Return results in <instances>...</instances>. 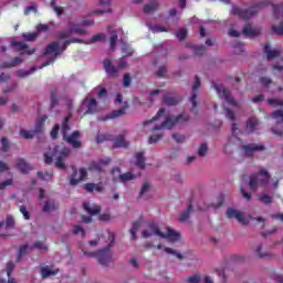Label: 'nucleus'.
<instances>
[{
	"label": "nucleus",
	"instance_id": "052dcab7",
	"mask_svg": "<svg viewBox=\"0 0 283 283\" xmlns=\"http://www.w3.org/2000/svg\"><path fill=\"white\" fill-rule=\"evenodd\" d=\"M38 36V33H23V39H25V41H36Z\"/></svg>",
	"mask_w": 283,
	"mask_h": 283
},
{
	"label": "nucleus",
	"instance_id": "09e8293b",
	"mask_svg": "<svg viewBox=\"0 0 283 283\" xmlns=\"http://www.w3.org/2000/svg\"><path fill=\"white\" fill-rule=\"evenodd\" d=\"M59 132H61V126L59 124H55L51 130V138L55 140V138H59Z\"/></svg>",
	"mask_w": 283,
	"mask_h": 283
},
{
	"label": "nucleus",
	"instance_id": "e2e57ef3",
	"mask_svg": "<svg viewBox=\"0 0 283 283\" xmlns=\"http://www.w3.org/2000/svg\"><path fill=\"white\" fill-rule=\"evenodd\" d=\"M20 213H22L24 220H30V212L25 206H20Z\"/></svg>",
	"mask_w": 283,
	"mask_h": 283
},
{
	"label": "nucleus",
	"instance_id": "2f4dec72",
	"mask_svg": "<svg viewBox=\"0 0 283 283\" xmlns=\"http://www.w3.org/2000/svg\"><path fill=\"white\" fill-rule=\"evenodd\" d=\"M135 158H136V166L142 169H145V167H146L145 154L143 151L136 153Z\"/></svg>",
	"mask_w": 283,
	"mask_h": 283
},
{
	"label": "nucleus",
	"instance_id": "5701e85b",
	"mask_svg": "<svg viewBox=\"0 0 283 283\" xmlns=\"http://www.w3.org/2000/svg\"><path fill=\"white\" fill-rule=\"evenodd\" d=\"M242 34L245 35L247 38L259 36L260 29L253 28L251 27V24H247L242 30Z\"/></svg>",
	"mask_w": 283,
	"mask_h": 283
},
{
	"label": "nucleus",
	"instance_id": "3c124183",
	"mask_svg": "<svg viewBox=\"0 0 283 283\" xmlns=\"http://www.w3.org/2000/svg\"><path fill=\"white\" fill-rule=\"evenodd\" d=\"M260 202H262L263 205H271V202H273V198L269 195H263L259 197Z\"/></svg>",
	"mask_w": 283,
	"mask_h": 283
},
{
	"label": "nucleus",
	"instance_id": "6e6d98bb",
	"mask_svg": "<svg viewBox=\"0 0 283 283\" xmlns=\"http://www.w3.org/2000/svg\"><path fill=\"white\" fill-rule=\"evenodd\" d=\"M132 85V76H129V73H125L123 77V87H129Z\"/></svg>",
	"mask_w": 283,
	"mask_h": 283
},
{
	"label": "nucleus",
	"instance_id": "680f3d73",
	"mask_svg": "<svg viewBox=\"0 0 283 283\" xmlns=\"http://www.w3.org/2000/svg\"><path fill=\"white\" fill-rule=\"evenodd\" d=\"M255 253L258 255V258H261V259H264V258H269V253L266 252H262V245H259L256 249H255Z\"/></svg>",
	"mask_w": 283,
	"mask_h": 283
},
{
	"label": "nucleus",
	"instance_id": "0e129e2a",
	"mask_svg": "<svg viewBox=\"0 0 283 283\" xmlns=\"http://www.w3.org/2000/svg\"><path fill=\"white\" fill-rule=\"evenodd\" d=\"M272 118H275L276 120L281 118L283 123V111L282 109L274 111V113L272 114Z\"/></svg>",
	"mask_w": 283,
	"mask_h": 283
},
{
	"label": "nucleus",
	"instance_id": "aec40b11",
	"mask_svg": "<svg viewBox=\"0 0 283 283\" xmlns=\"http://www.w3.org/2000/svg\"><path fill=\"white\" fill-rule=\"evenodd\" d=\"M14 262L9 261L7 263V269H6V273H7V277H8V282L6 280H0V283H17V280L12 277V271H14Z\"/></svg>",
	"mask_w": 283,
	"mask_h": 283
},
{
	"label": "nucleus",
	"instance_id": "c85d7f7f",
	"mask_svg": "<svg viewBox=\"0 0 283 283\" xmlns=\"http://www.w3.org/2000/svg\"><path fill=\"white\" fill-rule=\"evenodd\" d=\"M57 273L59 270H51L50 266L41 268L42 280H48V277H51V275H56Z\"/></svg>",
	"mask_w": 283,
	"mask_h": 283
},
{
	"label": "nucleus",
	"instance_id": "423d86ee",
	"mask_svg": "<svg viewBox=\"0 0 283 283\" xmlns=\"http://www.w3.org/2000/svg\"><path fill=\"white\" fill-rule=\"evenodd\" d=\"M50 54H54L52 57L46 60L42 65L39 66V70H43V67H48V65H51V63H54L56 59H59V41H53L49 43L43 53L42 56H50Z\"/></svg>",
	"mask_w": 283,
	"mask_h": 283
},
{
	"label": "nucleus",
	"instance_id": "a211bd4d",
	"mask_svg": "<svg viewBox=\"0 0 283 283\" xmlns=\"http://www.w3.org/2000/svg\"><path fill=\"white\" fill-rule=\"evenodd\" d=\"M87 107V109L85 111V114H94L96 112V107H98V102H96L95 98H86L83 103H82V107Z\"/></svg>",
	"mask_w": 283,
	"mask_h": 283
},
{
	"label": "nucleus",
	"instance_id": "e433bc0d",
	"mask_svg": "<svg viewBox=\"0 0 283 283\" xmlns=\"http://www.w3.org/2000/svg\"><path fill=\"white\" fill-rule=\"evenodd\" d=\"M165 112H166L165 108H160V109L157 112V114H156L155 117H153L151 119L145 120V122L143 123L144 127H147V125H149L150 123H155V120H157L158 118H160V116H163V114H165Z\"/></svg>",
	"mask_w": 283,
	"mask_h": 283
},
{
	"label": "nucleus",
	"instance_id": "58836bf2",
	"mask_svg": "<svg viewBox=\"0 0 283 283\" xmlns=\"http://www.w3.org/2000/svg\"><path fill=\"white\" fill-rule=\"evenodd\" d=\"M136 176L132 172H125L119 175V181L122 182H129V180H134Z\"/></svg>",
	"mask_w": 283,
	"mask_h": 283
},
{
	"label": "nucleus",
	"instance_id": "473e14b6",
	"mask_svg": "<svg viewBox=\"0 0 283 283\" xmlns=\"http://www.w3.org/2000/svg\"><path fill=\"white\" fill-rule=\"evenodd\" d=\"M48 120V117H41L36 123H35V129L33 130V133L35 134H41L43 132V127L45 125V122Z\"/></svg>",
	"mask_w": 283,
	"mask_h": 283
},
{
	"label": "nucleus",
	"instance_id": "49530a36",
	"mask_svg": "<svg viewBox=\"0 0 283 283\" xmlns=\"http://www.w3.org/2000/svg\"><path fill=\"white\" fill-rule=\"evenodd\" d=\"M193 52L196 56H202V54L207 52V48H205V45H198L193 48Z\"/></svg>",
	"mask_w": 283,
	"mask_h": 283
},
{
	"label": "nucleus",
	"instance_id": "338daca9",
	"mask_svg": "<svg viewBox=\"0 0 283 283\" xmlns=\"http://www.w3.org/2000/svg\"><path fill=\"white\" fill-rule=\"evenodd\" d=\"M172 138L176 140V143H184L186 140L185 135H179L176 133L172 134Z\"/></svg>",
	"mask_w": 283,
	"mask_h": 283
},
{
	"label": "nucleus",
	"instance_id": "6ab92c4d",
	"mask_svg": "<svg viewBox=\"0 0 283 283\" xmlns=\"http://www.w3.org/2000/svg\"><path fill=\"white\" fill-rule=\"evenodd\" d=\"M83 209L88 213V216H98L101 213V206L90 203L88 201H85L83 203Z\"/></svg>",
	"mask_w": 283,
	"mask_h": 283
},
{
	"label": "nucleus",
	"instance_id": "4d7b16f0",
	"mask_svg": "<svg viewBox=\"0 0 283 283\" xmlns=\"http://www.w3.org/2000/svg\"><path fill=\"white\" fill-rule=\"evenodd\" d=\"M116 41H118V34H116V31H111V48H116Z\"/></svg>",
	"mask_w": 283,
	"mask_h": 283
},
{
	"label": "nucleus",
	"instance_id": "7ed1b4c3",
	"mask_svg": "<svg viewBox=\"0 0 283 283\" xmlns=\"http://www.w3.org/2000/svg\"><path fill=\"white\" fill-rule=\"evenodd\" d=\"M271 175L268 170L261 169L258 174L250 176L249 188L251 191H255L258 187H269Z\"/></svg>",
	"mask_w": 283,
	"mask_h": 283
},
{
	"label": "nucleus",
	"instance_id": "412c9836",
	"mask_svg": "<svg viewBox=\"0 0 283 283\" xmlns=\"http://www.w3.org/2000/svg\"><path fill=\"white\" fill-rule=\"evenodd\" d=\"M17 168L21 174H30V171H32V166H30L23 158L17 159Z\"/></svg>",
	"mask_w": 283,
	"mask_h": 283
},
{
	"label": "nucleus",
	"instance_id": "9d476101",
	"mask_svg": "<svg viewBox=\"0 0 283 283\" xmlns=\"http://www.w3.org/2000/svg\"><path fill=\"white\" fill-rule=\"evenodd\" d=\"M85 178H87V169L80 168V170H77L76 168H73V174L70 177V185L75 187V185H78V182H83Z\"/></svg>",
	"mask_w": 283,
	"mask_h": 283
},
{
	"label": "nucleus",
	"instance_id": "f257e3e1",
	"mask_svg": "<svg viewBox=\"0 0 283 283\" xmlns=\"http://www.w3.org/2000/svg\"><path fill=\"white\" fill-rule=\"evenodd\" d=\"M151 235H159V238L169 240V242H178V240H180V233L171 228H167L166 232H160V228L156 222L148 223V230L142 232L143 238H151Z\"/></svg>",
	"mask_w": 283,
	"mask_h": 283
},
{
	"label": "nucleus",
	"instance_id": "cd10ccee",
	"mask_svg": "<svg viewBox=\"0 0 283 283\" xmlns=\"http://www.w3.org/2000/svg\"><path fill=\"white\" fill-rule=\"evenodd\" d=\"M72 119V115H69L64 118V120L62 122V127H61V134L62 137L65 138L67 136V133L70 132L71 127H70V120Z\"/></svg>",
	"mask_w": 283,
	"mask_h": 283
},
{
	"label": "nucleus",
	"instance_id": "79ce46f5",
	"mask_svg": "<svg viewBox=\"0 0 283 283\" xmlns=\"http://www.w3.org/2000/svg\"><path fill=\"white\" fill-rule=\"evenodd\" d=\"M25 253H28V244L20 247L19 252H18L17 262H21V260L23 259V255H25Z\"/></svg>",
	"mask_w": 283,
	"mask_h": 283
},
{
	"label": "nucleus",
	"instance_id": "1a4fd4ad",
	"mask_svg": "<svg viewBox=\"0 0 283 283\" xmlns=\"http://www.w3.org/2000/svg\"><path fill=\"white\" fill-rule=\"evenodd\" d=\"M198 90H200V77L198 75L195 76V83L192 85V94L190 96V103L192 104V108L191 112L195 115H198V95L196 94V92H198Z\"/></svg>",
	"mask_w": 283,
	"mask_h": 283
},
{
	"label": "nucleus",
	"instance_id": "20e7f679",
	"mask_svg": "<svg viewBox=\"0 0 283 283\" xmlns=\"http://www.w3.org/2000/svg\"><path fill=\"white\" fill-rule=\"evenodd\" d=\"M189 114L182 113L176 117H167L160 125H155L151 132H157L159 129H171L178 125V123H188Z\"/></svg>",
	"mask_w": 283,
	"mask_h": 283
},
{
	"label": "nucleus",
	"instance_id": "4468645a",
	"mask_svg": "<svg viewBox=\"0 0 283 283\" xmlns=\"http://www.w3.org/2000/svg\"><path fill=\"white\" fill-rule=\"evenodd\" d=\"M264 145L248 144L242 146L243 154L251 158L255 151H264Z\"/></svg>",
	"mask_w": 283,
	"mask_h": 283
},
{
	"label": "nucleus",
	"instance_id": "bf43d9fd",
	"mask_svg": "<svg viewBox=\"0 0 283 283\" xmlns=\"http://www.w3.org/2000/svg\"><path fill=\"white\" fill-rule=\"evenodd\" d=\"M160 138H163V135H161V134L151 135V136L148 138V143H149V145H154V144L158 143V140H160Z\"/></svg>",
	"mask_w": 283,
	"mask_h": 283
},
{
	"label": "nucleus",
	"instance_id": "864d4df0",
	"mask_svg": "<svg viewBox=\"0 0 283 283\" xmlns=\"http://www.w3.org/2000/svg\"><path fill=\"white\" fill-rule=\"evenodd\" d=\"M70 45H72L70 40H65L62 45L59 44V54H63V52H65Z\"/></svg>",
	"mask_w": 283,
	"mask_h": 283
},
{
	"label": "nucleus",
	"instance_id": "f3484780",
	"mask_svg": "<svg viewBox=\"0 0 283 283\" xmlns=\"http://www.w3.org/2000/svg\"><path fill=\"white\" fill-rule=\"evenodd\" d=\"M125 136H127V132H124V134L118 135L114 139L113 147L115 149H118L120 147H123L124 149H127V147H129V142L125 140Z\"/></svg>",
	"mask_w": 283,
	"mask_h": 283
},
{
	"label": "nucleus",
	"instance_id": "9b49d317",
	"mask_svg": "<svg viewBox=\"0 0 283 283\" xmlns=\"http://www.w3.org/2000/svg\"><path fill=\"white\" fill-rule=\"evenodd\" d=\"M72 154V150L70 148H63L55 160V167L57 169H61L62 171H65L67 169V166L65 165V160H67V157Z\"/></svg>",
	"mask_w": 283,
	"mask_h": 283
},
{
	"label": "nucleus",
	"instance_id": "39448f33",
	"mask_svg": "<svg viewBox=\"0 0 283 283\" xmlns=\"http://www.w3.org/2000/svg\"><path fill=\"white\" fill-rule=\"evenodd\" d=\"M103 65L108 78H118V70H125V67H127V60H125V57H120L118 60V65L115 66L112 63V59H105L103 61Z\"/></svg>",
	"mask_w": 283,
	"mask_h": 283
},
{
	"label": "nucleus",
	"instance_id": "6e6552de",
	"mask_svg": "<svg viewBox=\"0 0 283 283\" xmlns=\"http://www.w3.org/2000/svg\"><path fill=\"white\" fill-rule=\"evenodd\" d=\"M81 132L74 130L71 135H66L63 137V140L67 143L73 149H81L83 147V143L80 142Z\"/></svg>",
	"mask_w": 283,
	"mask_h": 283
},
{
	"label": "nucleus",
	"instance_id": "f03ea898",
	"mask_svg": "<svg viewBox=\"0 0 283 283\" xmlns=\"http://www.w3.org/2000/svg\"><path fill=\"white\" fill-rule=\"evenodd\" d=\"M114 247V237H111V242L107 247L104 249L97 251V252H87L84 251V255H87L88 258H97L99 264L102 266H107L109 262H112V251L111 249Z\"/></svg>",
	"mask_w": 283,
	"mask_h": 283
},
{
	"label": "nucleus",
	"instance_id": "c03bdc74",
	"mask_svg": "<svg viewBox=\"0 0 283 283\" xmlns=\"http://www.w3.org/2000/svg\"><path fill=\"white\" fill-rule=\"evenodd\" d=\"M200 280H201L200 274H193V275L185 279L184 282H187V283H200Z\"/></svg>",
	"mask_w": 283,
	"mask_h": 283
},
{
	"label": "nucleus",
	"instance_id": "a878e982",
	"mask_svg": "<svg viewBox=\"0 0 283 283\" xmlns=\"http://www.w3.org/2000/svg\"><path fill=\"white\" fill-rule=\"evenodd\" d=\"M1 229H14V217L12 214H8L6 220L0 222Z\"/></svg>",
	"mask_w": 283,
	"mask_h": 283
},
{
	"label": "nucleus",
	"instance_id": "dca6fc26",
	"mask_svg": "<svg viewBox=\"0 0 283 283\" xmlns=\"http://www.w3.org/2000/svg\"><path fill=\"white\" fill-rule=\"evenodd\" d=\"M161 103L163 105H167L168 107H174L178 105V103H182V97L166 94L164 95Z\"/></svg>",
	"mask_w": 283,
	"mask_h": 283
},
{
	"label": "nucleus",
	"instance_id": "774afa93",
	"mask_svg": "<svg viewBox=\"0 0 283 283\" xmlns=\"http://www.w3.org/2000/svg\"><path fill=\"white\" fill-rule=\"evenodd\" d=\"M271 279L277 283H283V276L275 272L271 274Z\"/></svg>",
	"mask_w": 283,
	"mask_h": 283
},
{
	"label": "nucleus",
	"instance_id": "0eeeda50",
	"mask_svg": "<svg viewBox=\"0 0 283 283\" xmlns=\"http://www.w3.org/2000/svg\"><path fill=\"white\" fill-rule=\"evenodd\" d=\"M260 12V4H253L249 7L248 9H242L239 7L232 8V14L235 17H239L240 19H243V21H249L251 17H255Z\"/></svg>",
	"mask_w": 283,
	"mask_h": 283
},
{
	"label": "nucleus",
	"instance_id": "69168bd1",
	"mask_svg": "<svg viewBox=\"0 0 283 283\" xmlns=\"http://www.w3.org/2000/svg\"><path fill=\"white\" fill-rule=\"evenodd\" d=\"M153 32H169V30L160 24L153 27Z\"/></svg>",
	"mask_w": 283,
	"mask_h": 283
},
{
	"label": "nucleus",
	"instance_id": "2eb2a0df",
	"mask_svg": "<svg viewBox=\"0 0 283 283\" xmlns=\"http://www.w3.org/2000/svg\"><path fill=\"white\" fill-rule=\"evenodd\" d=\"M112 163V159L111 158H105V159H99V161H93L91 163L90 167H88V170L90 171H103V168L104 167H107V165Z\"/></svg>",
	"mask_w": 283,
	"mask_h": 283
},
{
	"label": "nucleus",
	"instance_id": "c756f323",
	"mask_svg": "<svg viewBox=\"0 0 283 283\" xmlns=\"http://www.w3.org/2000/svg\"><path fill=\"white\" fill-rule=\"evenodd\" d=\"M72 25H74V23L70 22V30L60 31L57 33V39H60V41H65V39H70V36H72Z\"/></svg>",
	"mask_w": 283,
	"mask_h": 283
},
{
	"label": "nucleus",
	"instance_id": "ea45409f",
	"mask_svg": "<svg viewBox=\"0 0 283 283\" xmlns=\"http://www.w3.org/2000/svg\"><path fill=\"white\" fill-rule=\"evenodd\" d=\"M105 39H107L105 33H97L93 35V38L88 41V43H97L98 41H105Z\"/></svg>",
	"mask_w": 283,
	"mask_h": 283
},
{
	"label": "nucleus",
	"instance_id": "f8f14e48",
	"mask_svg": "<svg viewBox=\"0 0 283 283\" xmlns=\"http://www.w3.org/2000/svg\"><path fill=\"white\" fill-rule=\"evenodd\" d=\"M214 90L218 92V94L224 98V101L229 104V105H238V102H235V99L233 98V95H231V91H229V88L224 87V86H220V85H214Z\"/></svg>",
	"mask_w": 283,
	"mask_h": 283
},
{
	"label": "nucleus",
	"instance_id": "de8ad7c7",
	"mask_svg": "<svg viewBox=\"0 0 283 283\" xmlns=\"http://www.w3.org/2000/svg\"><path fill=\"white\" fill-rule=\"evenodd\" d=\"M208 149H209V146H207V144H201L198 149V156H200L201 158H205V156H207Z\"/></svg>",
	"mask_w": 283,
	"mask_h": 283
},
{
	"label": "nucleus",
	"instance_id": "37998d69",
	"mask_svg": "<svg viewBox=\"0 0 283 283\" xmlns=\"http://www.w3.org/2000/svg\"><path fill=\"white\" fill-rule=\"evenodd\" d=\"M59 105V96L56 95V90L51 92V107L54 109Z\"/></svg>",
	"mask_w": 283,
	"mask_h": 283
},
{
	"label": "nucleus",
	"instance_id": "72a5a7b5",
	"mask_svg": "<svg viewBox=\"0 0 283 283\" xmlns=\"http://www.w3.org/2000/svg\"><path fill=\"white\" fill-rule=\"evenodd\" d=\"M120 116H125V108L113 111L109 115L103 118V120H107L108 118H118Z\"/></svg>",
	"mask_w": 283,
	"mask_h": 283
},
{
	"label": "nucleus",
	"instance_id": "8fccbe9b",
	"mask_svg": "<svg viewBox=\"0 0 283 283\" xmlns=\"http://www.w3.org/2000/svg\"><path fill=\"white\" fill-rule=\"evenodd\" d=\"M269 105H272L273 107H283V101L276 99V98H270L268 99Z\"/></svg>",
	"mask_w": 283,
	"mask_h": 283
},
{
	"label": "nucleus",
	"instance_id": "13d9d810",
	"mask_svg": "<svg viewBox=\"0 0 283 283\" xmlns=\"http://www.w3.org/2000/svg\"><path fill=\"white\" fill-rule=\"evenodd\" d=\"M165 253H169L170 255H176L178 258V260H182L185 258V256H182V254H180L179 252H176V250H174L171 248H166Z\"/></svg>",
	"mask_w": 283,
	"mask_h": 283
},
{
	"label": "nucleus",
	"instance_id": "4c0bfd02",
	"mask_svg": "<svg viewBox=\"0 0 283 283\" xmlns=\"http://www.w3.org/2000/svg\"><path fill=\"white\" fill-rule=\"evenodd\" d=\"M34 130L20 129V136H22V138H24L25 140L34 138Z\"/></svg>",
	"mask_w": 283,
	"mask_h": 283
},
{
	"label": "nucleus",
	"instance_id": "c9c22d12",
	"mask_svg": "<svg viewBox=\"0 0 283 283\" xmlns=\"http://www.w3.org/2000/svg\"><path fill=\"white\" fill-rule=\"evenodd\" d=\"M36 72V67L32 66L29 71L19 70L17 72L19 78H25V76H30V74H34Z\"/></svg>",
	"mask_w": 283,
	"mask_h": 283
},
{
	"label": "nucleus",
	"instance_id": "a18cd8bd",
	"mask_svg": "<svg viewBox=\"0 0 283 283\" xmlns=\"http://www.w3.org/2000/svg\"><path fill=\"white\" fill-rule=\"evenodd\" d=\"M14 48H17L18 52H23V50H28V44L25 42H13Z\"/></svg>",
	"mask_w": 283,
	"mask_h": 283
},
{
	"label": "nucleus",
	"instance_id": "5fc2aeb1",
	"mask_svg": "<svg viewBox=\"0 0 283 283\" xmlns=\"http://www.w3.org/2000/svg\"><path fill=\"white\" fill-rule=\"evenodd\" d=\"M272 32L279 36H283V24L272 25Z\"/></svg>",
	"mask_w": 283,
	"mask_h": 283
},
{
	"label": "nucleus",
	"instance_id": "f704fd0d",
	"mask_svg": "<svg viewBox=\"0 0 283 283\" xmlns=\"http://www.w3.org/2000/svg\"><path fill=\"white\" fill-rule=\"evenodd\" d=\"M140 224H143V219H139L137 221H135L130 228V234L133 235V240H136V232L138 231V229H140Z\"/></svg>",
	"mask_w": 283,
	"mask_h": 283
},
{
	"label": "nucleus",
	"instance_id": "b1692460",
	"mask_svg": "<svg viewBox=\"0 0 283 283\" xmlns=\"http://www.w3.org/2000/svg\"><path fill=\"white\" fill-rule=\"evenodd\" d=\"M160 8V3L158 0H150L148 4H145L143 8V11L145 14H150V12H157V10Z\"/></svg>",
	"mask_w": 283,
	"mask_h": 283
},
{
	"label": "nucleus",
	"instance_id": "603ef678",
	"mask_svg": "<svg viewBox=\"0 0 283 283\" xmlns=\"http://www.w3.org/2000/svg\"><path fill=\"white\" fill-rule=\"evenodd\" d=\"M177 39L185 41L187 39V29H179L176 33Z\"/></svg>",
	"mask_w": 283,
	"mask_h": 283
},
{
	"label": "nucleus",
	"instance_id": "393cba45",
	"mask_svg": "<svg viewBox=\"0 0 283 283\" xmlns=\"http://www.w3.org/2000/svg\"><path fill=\"white\" fill-rule=\"evenodd\" d=\"M264 54H266L268 61H272V59H277V56H280L281 52H280V50H271V44L265 43Z\"/></svg>",
	"mask_w": 283,
	"mask_h": 283
},
{
	"label": "nucleus",
	"instance_id": "4be33fe9",
	"mask_svg": "<svg viewBox=\"0 0 283 283\" xmlns=\"http://www.w3.org/2000/svg\"><path fill=\"white\" fill-rule=\"evenodd\" d=\"M56 209H59V203H56V201H54V199H49V200L44 201V203L42 206V211L44 213H50V211H56Z\"/></svg>",
	"mask_w": 283,
	"mask_h": 283
},
{
	"label": "nucleus",
	"instance_id": "7c9ffc66",
	"mask_svg": "<svg viewBox=\"0 0 283 283\" xmlns=\"http://www.w3.org/2000/svg\"><path fill=\"white\" fill-rule=\"evenodd\" d=\"M258 125H260V120H258V118H255V117H250L247 120L248 132H254L256 129Z\"/></svg>",
	"mask_w": 283,
	"mask_h": 283
},
{
	"label": "nucleus",
	"instance_id": "bb28decb",
	"mask_svg": "<svg viewBox=\"0 0 283 283\" xmlns=\"http://www.w3.org/2000/svg\"><path fill=\"white\" fill-rule=\"evenodd\" d=\"M191 213H193V206L189 205L186 210H184L179 216V222H187L189 218H191Z\"/></svg>",
	"mask_w": 283,
	"mask_h": 283
},
{
	"label": "nucleus",
	"instance_id": "a19ab883",
	"mask_svg": "<svg viewBox=\"0 0 283 283\" xmlns=\"http://www.w3.org/2000/svg\"><path fill=\"white\" fill-rule=\"evenodd\" d=\"M72 233L73 235L81 234L82 238H85V230L81 226H73Z\"/></svg>",
	"mask_w": 283,
	"mask_h": 283
},
{
	"label": "nucleus",
	"instance_id": "ddd939ff",
	"mask_svg": "<svg viewBox=\"0 0 283 283\" xmlns=\"http://www.w3.org/2000/svg\"><path fill=\"white\" fill-rule=\"evenodd\" d=\"M227 218L238 220L240 224H249V220L242 214V212L233 209V208H228L226 212Z\"/></svg>",
	"mask_w": 283,
	"mask_h": 283
}]
</instances>
